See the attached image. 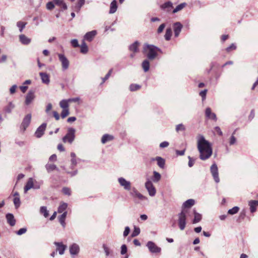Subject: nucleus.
Listing matches in <instances>:
<instances>
[{
    "label": "nucleus",
    "instance_id": "nucleus-1",
    "mask_svg": "<svg viewBox=\"0 0 258 258\" xmlns=\"http://www.w3.org/2000/svg\"><path fill=\"white\" fill-rule=\"evenodd\" d=\"M197 148L200 153L199 157L201 160H207L211 156L212 154L211 145L209 142L205 139L203 136H199Z\"/></svg>",
    "mask_w": 258,
    "mask_h": 258
},
{
    "label": "nucleus",
    "instance_id": "nucleus-2",
    "mask_svg": "<svg viewBox=\"0 0 258 258\" xmlns=\"http://www.w3.org/2000/svg\"><path fill=\"white\" fill-rule=\"evenodd\" d=\"M156 49L157 47L151 44H145L144 46V50L147 51L146 56L148 59L154 60L157 56L158 54Z\"/></svg>",
    "mask_w": 258,
    "mask_h": 258
},
{
    "label": "nucleus",
    "instance_id": "nucleus-3",
    "mask_svg": "<svg viewBox=\"0 0 258 258\" xmlns=\"http://www.w3.org/2000/svg\"><path fill=\"white\" fill-rule=\"evenodd\" d=\"M188 213L187 209H182L181 212L178 214V223L179 229L183 230L186 225V214Z\"/></svg>",
    "mask_w": 258,
    "mask_h": 258
},
{
    "label": "nucleus",
    "instance_id": "nucleus-4",
    "mask_svg": "<svg viewBox=\"0 0 258 258\" xmlns=\"http://www.w3.org/2000/svg\"><path fill=\"white\" fill-rule=\"evenodd\" d=\"M75 132L76 130L74 128H69L67 134L62 138L63 142L72 144L75 138Z\"/></svg>",
    "mask_w": 258,
    "mask_h": 258
},
{
    "label": "nucleus",
    "instance_id": "nucleus-5",
    "mask_svg": "<svg viewBox=\"0 0 258 258\" xmlns=\"http://www.w3.org/2000/svg\"><path fill=\"white\" fill-rule=\"evenodd\" d=\"M130 194L134 199H135V201L136 199H138L141 201H144L147 199L146 197L140 193L135 187H133L131 189Z\"/></svg>",
    "mask_w": 258,
    "mask_h": 258
},
{
    "label": "nucleus",
    "instance_id": "nucleus-6",
    "mask_svg": "<svg viewBox=\"0 0 258 258\" xmlns=\"http://www.w3.org/2000/svg\"><path fill=\"white\" fill-rule=\"evenodd\" d=\"M210 171L212 176L216 183L220 181L219 177L218 168L216 163L213 164L210 167Z\"/></svg>",
    "mask_w": 258,
    "mask_h": 258
},
{
    "label": "nucleus",
    "instance_id": "nucleus-7",
    "mask_svg": "<svg viewBox=\"0 0 258 258\" xmlns=\"http://www.w3.org/2000/svg\"><path fill=\"white\" fill-rule=\"evenodd\" d=\"M58 56L59 60L61 63L62 70L65 71L67 70L69 68L70 64V62L68 59L63 54L58 53Z\"/></svg>",
    "mask_w": 258,
    "mask_h": 258
},
{
    "label": "nucleus",
    "instance_id": "nucleus-8",
    "mask_svg": "<svg viewBox=\"0 0 258 258\" xmlns=\"http://www.w3.org/2000/svg\"><path fill=\"white\" fill-rule=\"evenodd\" d=\"M35 98V92L33 90H29L25 96L24 103L28 106L31 104Z\"/></svg>",
    "mask_w": 258,
    "mask_h": 258
},
{
    "label": "nucleus",
    "instance_id": "nucleus-9",
    "mask_svg": "<svg viewBox=\"0 0 258 258\" xmlns=\"http://www.w3.org/2000/svg\"><path fill=\"white\" fill-rule=\"evenodd\" d=\"M31 120V114H27L23 119L21 123L20 128L23 132H24L27 127L29 125Z\"/></svg>",
    "mask_w": 258,
    "mask_h": 258
},
{
    "label": "nucleus",
    "instance_id": "nucleus-10",
    "mask_svg": "<svg viewBox=\"0 0 258 258\" xmlns=\"http://www.w3.org/2000/svg\"><path fill=\"white\" fill-rule=\"evenodd\" d=\"M145 187L148 191L149 195L151 197H154L156 193V190L152 182L150 180H148L145 183Z\"/></svg>",
    "mask_w": 258,
    "mask_h": 258
},
{
    "label": "nucleus",
    "instance_id": "nucleus-11",
    "mask_svg": "<svg viewBox=\"0 0 258 258\" xmlns=\"http://www.w3.org/2000/svg\"><path fill=\"white\" fill-rule=\"evenodd\" d=\"M118 182L121 186L125 190H130L131 189V183L123 177H120L118 179Z\"/></svg>",
    "mask_w": 258,
    "mask_h": 258
},
{
    "label": "nucleus",
    "instance_id": "nucleus-12",
    "mask_svg": "<svg viewBox=\"0 0 258 258\" xmlns=\"http://www.w3.org/2000/svg\"><path fill=\"white\" fill-rule=\"evenodd\" d=\"M147 246L148 247L150 251L152 253H157L161 251V248L158 247L153 242L149 241L147 243Z\"/></svg>",
    "mask_w": 258,
    "mask_h": 258
},
{
    "label": "nucleus",
    "instance_id": "nucleus-13",
    "mask_svg": "<svg viewBox=\"0 0 258 258\" xmlns=\"http://www.w3.org/2000/svg\"><path fill=\"white\" fill-rule=\"evenodd\" d=\"M46 126L47 124L46 123H43L37 128L35 133V135L37 138H39L43 136L46 129Z\"/></svg>",
    "mask_w": 258,
    "mask_h": 258
},
{
    "label": "nucleus",
    "instance_id": "nucleus-14",
    "mask_svg": "<svg viewBox=\"0 0 258 258\" xmlns=\"http://www.w3.org/2000/svg\"><path fill=\"white\" fill-rule=\"evenodd\" d=\"M173 27L175 37H178L183 27L182 25L180 22H175L173 24Z\"/></svg>",
    "mask_w": 258,
    "mask_h": 258
},
{
    "label": "nucleus",
    "instance_id": "nucleus-15",
    "mask_svg": "<svg viewBox=\"0 0 258 258\" xmlns=\"http://www.w3.org/2000/svg\"><path fill=\"white\" fill-rule=\"evenodd\" d=\"M69 250L71 255H76L80 251V247L78 244L73 243L70 246Z\"/></svg>",
    "mask_w": 258,
    "mask_h": 258
},
{
    "label": "nucleus",
    "instance_id": "nucleus-16",
    "mask_svg": "<svg viewBox=\"0 0 258 258\" xmlns=\"http://www.w3.org/2000/svg\"><path fill=\"white\" fill-rule=\"evenodd\" d=\"M205 115L206 117L213 119L214 121H217V118L215 113L212 112L211 109L210 107H207L205 110Z\"/></svg>",
    "mask_w": 258,
    "mask_h": 258
},
{
    "label": "nucleus",
    "instance_id": "nucleus-17",
    "mask_svg": "<svg viewBox=\"0 0 258 258\" xmlns=\"http://www.w3.org/2000/svg\"><path fill=\"white\" fill-rule=\"evenodd\" d=\"M77 4L75 6L72 7V9L78 13L80 12L81 8L85 4V0H77Z\"/></svg>",
    "mask_w": 258,
    "mask_h": 258
},
{
    "label": "nucleus",
    "instance_id": "nucleus-18",
    "mask_svg": "<svg viewBox=\"0 0 258 258\" xmlns=\"http://www.w3.org/2000/svg\"><path fill=\"white\" fill-rule=\"evenodd\" d=\"M54 244L56 246V251H58L59 254L62 255L67 248V246L63 244L62 242H55Z\"/></svg>",
    "mask_w": 258,
    "mask_h": 258
},
{
    "label": "nucleus",
    "instance_id": "nucleus-19",
    "mask_svg": "<svg viewBox=\"0 0 258 258\" xmlns=\"http://www.w3.org/2000/svg\"><path fill=\"white\" fill-rule=\"evenodd\" d=\"M20 42L23 45H28L31 41V39L24 34H21L19 36Z\"/></svg>",
    "mask_w": 258,
    "mask_h": 258
},
{
    "label": "nucleus",
    "instance_id": "nucleus-20",
    "mask_svg": "<svg viewBox=\"0 0 258 258\" xmlns=\"http://www.w3.org/2000/svg\"><path fill=\"white\" fill-rule=\"evenodd\" d=\"M97 31L96 30H92L87 32L84 36V39L87 41H91L94 37L96 35Z\"/></svg>",
    "mask_w": 258,
    "mask_h": 258
},
{
    "label": "nucleus",
    "instance_id": "nucleus-21",
    "mask_svg": "<svg viewBox=\"0 0 258 258\" xmlns=\"http://www.w3.org/2000/svg\"><path fill=\"white\" fill-rule=\"evenodd\" d=\"M195 204V201L193 199H189L183 203L182 205V209H187L190 208Z\"/></svg>",
    "mask_w": 258,
    "mask_h": 258
},
{
    "label": "nucleus",
    "instance_id": "nucleus-22",
    "mask_svg": "<svg viewBox=\"0 0 258 258\" xmlns=\"http://www.w3.org/2000/svg\"><path fill=\"white\" fill-rule=\"evenodd\" d=\"M8 223L11 226H13L16 224V220L14 216L12 214L8 213L6 216Z\"/></svg>",
    "mask_w": 258,
    "mask_h": 258
},
{
    "label": "nucleus",
    "instance_id": "nucleus-23",
    "mask_svg": "<svg viewBox=\"0 0 258 258\" xmlns=\"http://www.w3.org/2000/svg\"><path fill=\"white\" fill-rule=\"evenodd\" d=\"M34 181L32 178H29L24 187V192L26 193L28 190L34 187Z\"/></svg>",
    "mask_w": 258,
    "mask_h": 258
},
{
    "label": "nucleus",
    "instance_id": "nucleus-24",
    "mask_svg": "<svg viewBox=\"0 0 258 258\" xmlns=\"http://www.w3.org/2000/svg\"><path fill=\"white\" fill-rule=\"evenodd\" d=\"M139 42L137 41H135L133 44L129 46L128 49L130 51L136 53L139 51Z\"/></svg>",
    "mask_w": 258,
    "mask_h": 258
},
{
    "label": "nucleus",
    "instance_id": "nucleus-25",
    "mask_svg": "<svg viewBox=\"0 0 258 258\" xmlns=\"http://www.w3.org/2000/svg\"><path fill=\"white\" fill-rule=\"evenodd\" d=\"M55 5L59 6L62 10H66L68 9L67 4L63 2V0H53Z\"/></svg>",
    "mask_w": 258,
    "mask_h": 258
},
{
    "label": "nucleus",
    "instance_id": "nucleus-26",
    "mask_svg": "<svg viewBox=\"0 0 258 258\" xmlns=\"http://www.w3.org/2000/svg\"><path fill=\"white\" fill-rule=\"evenodd\" d=\"M15 107V104L12 102H10L8 104L4 107V111L6 113H11Z\"/></svg>",
    "mask_w": 258,
    "mask_h": 258
},
{
    "label": "nucleus",
    "instance_id": "nucleus-27",
    "mask_svg": "<svg viewBox=\"0 0 258 258\" xmlns=\"http://www.w3.org/2000/svg\"><path fill=\"white\" fill-rule=\"evenodd\" d=\"M250 207V211L251 213H254L256 211V206H258V201L251 200L248 203Z\"/></svg>",
    "mask_w": 258,
    "mask_h": 258
},
{
    "label": "nucleus",
    "instance_id": "nucleus-28",
    "mask_svg": "<svg viewBox=\"0 0 258 258\" xmlns=\"http://www.w3.org/2000/svg\"><path fill=\"white\" fill-rule=\"evenodd\" d=\"M152 161H157V164L159 167L163 168L165 165V160L161 157H156L155 158H152Z\"/></svg>",
    "mask_w": 258,
    "mask_h": 258
},
{
    "label": "nucleus",
    "instance_id": "nucleus-29",
    "mask_svg": "<svg viewBox=\"0 0 258 258\" xmlns=\"http://www.w3.org/2000/svg\"><path fill=\"white\" fill-rule=\"evenodd\" d=\"M173 7V4L171 2H167L161 6V9L163 10H165L167 12L170 11L171 9Z\"/></svg>",
    "mask_w": 258,
    "mask_h": 258
},
{
    "label": "nucleus",
    "instance_id": "nucleus-30",
    "mask_svg": "<svg viewBox=\"0 0 258 258\" xmlns=\"http://www.w3.org/2000/svg\"><path fill=\"white\" fill-rule=\"evenodd\" d=\"M42 82L46 84H49L50 82L49 76L45 73L41 72L39 73Z\"/></svg>",
    "mask_w": 258,
    "mask_h": 258
},
{
    "label": "nucleus",
    "instance_id": "nucleus-31",
    "mask_svg": "<svg viewBox=\"0 0 258 258\" xmlns=\"http://www.w3.org/2000/svg\"><path fill=\"white\" fill-rule=\"evenodd\" d=\"M45 168L48 173H50L54 170L58 171V168L53 164L47 163L45 165Z\"/></svg>",
    "mask_w": 258,
    "mask_h": 258
},
{
    "label": "nucleus",
    "instance_id": "nucleus-32",
    "mask_svg": "<svg viewBox=\"0 0 258 258\" xmlns=\"http://www.w3.org/2000/svg\"><path fill=\"white\" fill-rule=\"evenodd\" d=\"M194 214V219L192 220V223L196 224L199 222L202 219V215L197 213L195 210H193Z\"/></svg>",
    "mask_w": 258,
    "mask_h": 258
},
{
    "label": "nucleus",
    "instance_id": "nucleus-33",
    "mask_svg": "<svg viewBox=\"0 0 258 258\" xmlns=\"http://www.w3.org/2000/svg\"><path fill=\"white\" fill-rule=\"evenodd\" d=\"M67 215V212H64L58 218L59 222L63 227H65L66 223L65 219Z\"/></svg>",
    "mask_w": 258,
    "mask_h": 258
},
{
    "label": "nucleus",
    "instance_id": "nucleus-34",
    "mask_svg": "<svg viewBox=\"0 0 258 258\" xmlns=\"http://www.w3.org/2000/svg\"><path fill=\"white\" fill-rule=\"evenodd\" d=\"M142 67L145 72H148L150 68V62L149 60H144L142 63Z\"/></svg>",
    "mask_w": 258,
    "mask_h": 258
},
{
    "label": "nucleus",
    "instance_id": "nucleus-35",
    "mask_svg": "<svg viewBox=\"0 0 258 258\" xmlns=\"http://www.w3.org/2000/svg\"><path fill=\"white\" fill-rule=\"evenodd\" d=\"M27 24V23L26 22L20 21L17 22V26L18 27L19 31L20 32H22L23 29L25 28Z\"/></svg>",
    "mask_w": 258,
    "mask_h": 258
},
{
    "label": "nucleus",
    "instance_id": "nucleus-36",
    "mask_svg": "<svg viewBox=\"0 0 258 258\" xmlns=\"http://www.w3.org/2000/svg\"><path fill=\"white\" fill-rule=\"evenodd\" d=\"M112 139L113 136L107 134H105L103 136L101 139V142L102 144H105L108 141H111Z\"/></svg>",
    "mask_w": 258,
    "mask_h": 258
},
{
    "label": "nucleus",
    "instance_id": "nucleus-37",
    "mask_svg": "<svg viewBox=\"0 0 258 258\" xmlns=\"http://www.w3.org/2000/svg\"><path fill=\"white\" fill-rule=\"evenodd\" d=\"M69 102H70V101H69V99H68V100L63 99V100H62L59 102V105H60V107L62 108L63 109H68Z\"/></svg>",
    "mask_w": 258,
    "mask_h": 258
},
{
    "label": "nucleus",
    "instance_id": "nucleus-38",
    "mask_svg": "<svg viewBox=\"0 0 258 258\" xmlns=\"http://www.w3.org/2000/svg\"><path fill=\"white\" fill-rule=\"evenodd\" d=\"M171 36H172L171 28H168L166 29L165 34L164 36L165 40H166L167 41L170 40Z\"/></svg>",
    "mask_w": 258,
    "mask_h": 258
},
{
    "label": "nucleus",
    "instance_id": "nucleus-39",
    "mask_svg": "<svg viewBox=\"0 0 258 258\" xmlns=\"http://www.w3.org/2000/svg\"><path fill=\"white\" fill-rule=\"evenodd\" d=\"M80 47H81L80 52L81 53L85 54L88 52V48L87 44H86V43L84 41L83 42Z\"/></svg>",
    "mask_w": 258,
    "mask_h": 258
},
{
    "label": "nucleus",
    "instance_id": "nucleus-40",
    "mask_svg": "<svg viewBox=\"0 0 258 258\" xmlns=\"http://www.w3.org/2000/svg\"><path fill=\"white\" fill-rule=\"evenodd\" d=\"M186 6V4L185 3H181L178 5L173 10V13H176L177 12L181 10Z\"/></svg>",
    "mask_w": 258,
    "mask_h": 258
},
{
    "label": "nucleus",
    "instance_id": "nucleus-41",
    "mask_svg": "<svg viewBox=\"0 0 258 258\" xmlns=\"http://www.w3.org/2000/svg\"><path fill=\"white\" fill-rule=\"evenodd\" d=\"M40 213L43 214L44 217L46 218L49 215L48 211L46 207L45 206H42L40 207Z\"/></svg>",
    "mask_w": 258,
    "mask_h": 258
},
{
    "label": "nucleus",
    "instance_id": "nucleus-42",
    "mask_svg": "<svg viewBox=\"0 0 258 258\" xmlns=\"http://www.w3.org/2000/svg\"><path fill=\"white\" fill-rule=\"evenodd\" d=\"M161 179V175L160 173L156 171L153 172V176L152 178V180L154 182H157L159 181Z\"/></svg>",
    "mask_w": 258,
    "mask_h": 258
},
{
    "label": "nucleus",
    "instance_id": "nucleus-43",
    "mask_svg": "<svg viewBox=\"0 0 258 258\" xmlns=\"http://www.w3.org/2000/svg\"><path fill=\"white\" fill-rule=\"evenodd\" d=\"M68 204L65 203H63L60 205V206L58 208L57 212L59 213H61L63 212L67 208Z\"/></svg>",
    "mask_w": 258,
    "mask_h": 258
},
{
    "label": "nucleus",
    "instance_id": "nucleus-44",
    "mask_svg": "<svg viewBox=\"0 0 258 258\" xmlns=\"http://www.w3.org/2000/svg\"><path fill=\"white\" fill-rule=\"evenodd\" d=\"M141 86L138 84H132L130 86V90L131 91H135L141 88Z\"/></svg>",
    "mask_w": 258,
    "mask_h": 258
},
{
    "label": "nucleus",
    "instance_id": "nucleus-45",
    "mask_svg": "<svg viewBox=\"0 0 258 258\" xmlns=\"http://www.w3.org/2000/svg\"><path fill=\"white\" fill-rule=\"evenodd\" d=\"M239 209V207H238L237 206L234 207L233 208L229 209L228 211V213L230 215L235 214L238 212Z\"/></svg>",
    "mask_w": 258,
    "mask_h": 258
},
{
    "label": "nucleus",
    "instance_id": "nucleus-46",
    "mask_svg": "<svg viewBox=\"0 0 258 258\" xmlns=\"http://www.w3.org/2000/svg\"><path fill=\"white\" fill-rule=\"evenodd\" d=\"M13 202L16 209L20 207L21 202L19 197H15Z\"/></svg>",
    "mask_w": 258,
    "mask_h": 258
},
{
    "label": "nucleus",
    "instance_id": "nucleus-47",
    "mask_svg": "<svg viewBox=\"0 0 258 258\" xmlns=\"http://www.w3.org/2000/svg\"><path fill=\"white\" fill-rule=\"evenodd\" d=\"M140 233V229L139 227H134V231L132 233V237H134L138 236Z\"/></svg>",
    "mask_w": 258,
    "mask_h": 258
},
{
    "label": "nucleus",
    "instance_id": "nucleus-48",
    "mask_svg": "<svg viewBox=\"0 0 258 258\" xmlns=\"http://www.w3.org/2000/svg\"><path fill=\"white\" fill-rule=\"evenodd\" d=\"M175 130L177 132H179V131H184L185 130V127L182 123H180L176 126Z\"/></svg>",
    "mask_w": 258,
    "mask_h": 258
},
{
    "label": "nucleus",
    "instance_id": "nucleus-49",
    "mask_svg": "<svg viewBox=\"0 0 258 258\" xmlns=\"http://www.w3.org/2000/svg\"><path fill=\"white\" fill-rule=\"evenodd\" d=\"M112 69H110L108 73L105 75V76L104 78H102V82L100 83V85H102L105 81H106L110 76L111 73H112Z\"/></svg>",
    "mask_w": 258,
    "mask_h": 258
},
{
    "label": "nucleus",
    "instance_id": "nucleus-50",
    "mask_svg": "<svg viewBox=\"0 0 258 258\" xmlns=\"http://www.w3.org/2000/svg\"><path fill=\"white\" fill-rule=\"evenodd\" d=\"M235 131H234L233 133L232 136H231V137L230 138V141H229V144H230V145H234V144H235L236 143V139L234 136V135L235 134Z\"/></svg>",
    "mask_w": 258,
    "mask_h": 258
},
{
    "label": "nucleus",
    "instance_id": "nucleus-51",
    "mask_svg": "<svg viewBox=\"0 0 258 258\" xmlns=\"http://www.w3.org/2000/svg\"><path fill=\"white\" fill-rule=\"evenodd\" d=\"M46 9L48 10H52L54 8V3L53 2H49L46 4Z\"/></svg>",
    "mask_w": 258,
    "mask_h": 258
},
{
    "label": "nucleus",
    "instance_id": "nucleus-52",
    "mask_svg": "<svg viewBox=\"0 0 258 258\" xmlns=\"http://www.w3.org/2000/svg\"><path fill=\"white\" fill-rule=\"evenodd\" d=\"M69 114V109H64L62 110L61 113V116L62 118H64L66 116H67Z\"/></svg>",
    "mask_w": 258,
    "mask_h": 258
},
{
    "label": "nucleus",
    "instance_id": "nucleus-53",
    "mask_svg": "<svg viewBox=\"0 0 258 258\" xmlns=\"http://www.w3.org/2000/svg\"><path fill=\"white\" fill-rule=\"evenodd\" d=\"M62 191L63 194L68 196H70L71 194V190L70 188L65 187H63L62 189Z\"/></svg>",
    "mask_w": 258,
    "mask_h": 258
},
{
    "label": "nucleus",
    "instance_id": "nucleus-54",
    "mask_svg": "<svg viewBox=\"0 0 258 258\" xmlns=\"http://www.w3.org/2000/svg\"><path fill=\"white\" fill-rule=\"evenodd\" d=\"M236 45L234 43H232L229 47H228L226 50L227 52H230L231 50L236 49Z\"/></svg>",
    "mask_w": 258,
    "mask_h": 258
},
{
    "label": "nucleus",
    "instance_id": "nucleus-55",
    "mask_svg": "<svg viewBox=\"0 0 258 258\" xmlns=\"http://www.w3.org/2000/svg\"><path fill=\"white\" fill-rule=\"evenodd\" d=\"M71 43L72 45L74 47H77L79 46L78 41L76 39H74L71 40Z\"/></svg>",
    "mask_w": 258,
    "mask_h": 258
},
{
    "label": "nucleus",
    "instance_id": "nucleus-56",
    "mask_svg": "<svg viewBox=\"0 0 258 258\" xmlns=\"http://www.w3.org/2000/svg\"><path fill=\"white\" fill-rule=\"evenodd\" d=\"M127 252V247L125 244L122 245L121 246V254L123 255L125 254Z\"/></svg>",
    "mask_w": 258,
    "mask_h": 258
},
{
    "label": "nucleus",
    "instance_id": "nucleus-57",
    "mask_svg": "<svg viewBox=\"0 0 258 258\" xmlns=\"http://www.w3.org/2000/svg\"><path fill=\"white\" fill-rule=\"evenodd\" d=\"M26 231H27V229L26 228H22L20 229L18 231H17L16 233L19 235H21L26 233Z\"/></svg>",
    "mask_w": 258,
    "mask_h": 258
},
{
    "label": "nucleus",
    "instance_id": "nucleus-58",
    "mask_svg": "<svg viewBox=\"0 0 258 258\" xmlns=\"http://www.w3.org/2000/svg\"><path fill=\"white\" fill-rule=\"evenodd\" d=\"M188 158L189 159L188 165L189 167H191L193 166V165L195 163V160L194 159H193L192 158H191L190 156H188Z\"/></svg>",
    "mask_w": 258,
    "mask_h": 258
},
{
    "label": "nucleus",
    "instance_id": "nucleus-59",
    "mask_svg": "<svg viewBox=\"0 0 258 258\" xmlns=\"http://www.w3.org/2000/svg\"><path fill=\"white\" fill-rule=\"evenodd\" d=\"M17 86L16 85H13L10 89V92L11 94H13L16 92Z\"/></svg>",
    "mask_w": 258,
    "mask_h": 258
},
{
    "label": "nucleus",
    "instance_id": "nucleus-60",
    "mask_svg": "<svg viewBox=\"0 0 258 258\" xmlns=\"http://www.w3.org/2000/svg\"><path fill=\"white\" fill-rule=\"evenodd\" d=\"M165 24L163 23L160 25L157 30L158 33H161L165 28Z\"/></svg>",
    "mask_w": 258,
    "mask_h": 258
},
{
    "label": "nucleus",
    "instance_id": "nucleus-61",
    "mask_svg": "<svg viewBox=\"0 0 258 258\" xmlns=\"http://www.w3.org/2000/svg\"><path fill=\"white\" fill-rule=\"evenodd\" d=\"M130 232V227L128 226L125 227L124 231L123 232V236L124 237L127 236L128 235V234H129Z\"/></svg>",
    "mask_w": 258,
    "mask_h": 258
},
{
    "label": "nucleus",
    "instance_id": "nucleus-62",
    "mask_svg": "<svg viewBox=\"0 0 258 258\" xmlns=\"http://www.w3.org/2000/svg\"><path fill=\"white\" fill-rule=\"evenodd\" d=\"M169 146V143L166 141H164L160 143V147L161 148L167 147Z\"/></svg>",
    "mask_w": 258,
    "mask_h": 258
},
{
    "label": "nucleus",
    "instance_id": "nucleus-63",
    "mask_svg": "<svg viewBox=\"0 0 258 258\" xmlns=\"http://www.w3.org/2000/svg\"><path fill=\"white\" fill-rule=\"evenodd\" d=\"M80 100V98L79 97H75L69 99V101L70 102H79Z\"/></svg>",
    "mask_w": 258,
    "mask_h": 258
},
{
    "label": "nucleus",
    "instance_id": "nucleus-64",
    "mask_svg": "<svg viewBox=\"0 0 258 258\" xmlns=\"http://www.w3.org/2000/svg\"><path fill=\"white\" fill-rule=\"evenodd\" d=\"M207 92V90L205 89L204 90L202 91L200 93V95L202 97L203 99H205L206 98Z\"/></svg>",
    "mask_w": 258,
    "mask_h": 258
}]
</instances>
